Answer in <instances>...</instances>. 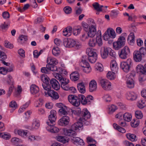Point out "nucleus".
<instances>
[{"label": "nucleus", "instance_id": "nucleus-1", "mask_svg": "<svg viewBox=\"0 0 146 146\" xmlns=\"http://www.w3.org/2000/svg\"><path fill=\"white\" fill-rule=\"evenodd\" d=\"M78 113H79V115L82 117H80L79 121L72 125V128L75 130H79L82 129L83 125L82 122L89 119L91 117L90 113L86 109H84L82 111H80V112L79 110H78Z\"/></svg>", "mask_w": 146, "mask_h": 146}, {"label": "nucleus", "instance_id": "nucleus-2", "mask_svg": "<svg viewBox=\"0 0 146 146\" xmlns=\"http://www.w3.org/2000/svg\"><path fill=\"white\" fill-rule=\"evenodd\" d=\"M56 111L54 110H51L50 114L48 118L49 122H47L46 123L48 126L46 127V129L48 131L52 133H56L59 131V129L56 127L54 126L55 125V122L56 119Z\"/></svg>", "mask_w": 146, "mask_h": 146}, {"label": "nucleus", "instance_id": "nucleus-3", "mask_svg": "<svg viewBox=\"0 0 146 146\" xmlns=\"http://www.w3.org/2000/svg\"><path fill=\"white\" fill-rule=\"evenodd\" d=\"M64 46L66 48H74L78 49L81 46V44L75 40L70 38L64 39L63 40Z\"/></svg>", "mask_w": 146, "mask_h": 146}, {"label": "nucleus", "instance_id": "nucleus-4", "mask_svg": "<svg viewBox=\"0 0 146 146\" xmlns=\"http://www.w3.org/2000/svg\"><path fill=\"white\" fill-rule=\"evenodd\" d=\"M53 74L55 78L59 80L62 88L65 90H68L69 89L70 87L68 84L69 80L68 79L64 78L60 74L58 73L54 72Z\"/></svg>", "mask_w": 146, "mask_h": 146}, {"label": "nucleus", "instance_id": "nucleus-5", "mask_svg": "<svg viewBox=\"0 0 146 146\" xmlns=\"http://www.w3.org/2000/svg\"><path fill=\"white\" fill-rule=\"evenodd\" d=\"M146 54V48L143 47H141L139 50L134 52L133 54L134 59L136 62H140Z\"/></svg>", "mask_w": 146, "mask_h": 146}, {"label": "nucleus", "instance_id": "nucleus-6", "mask_svg": "<svg viewBox=\"0 0 146 146\" xmlns=\"http://www.w3.org/2000/svg\"><path fill=\"white\" fill-rule=\"evenodd\" d=\"M133 64L132 60L130 58H128L126 61L121 62L120 67L124 72H127L132 67Z\"/></svg>", "mask_w": 146, "mask_h": 146}, {"label": "nucleus", "instance_id": "nucleus-7", "mask_svg": "<svg viewBox=\"0 0 146 146\" xmlns=\"http://www.w3.org/2000/svg\"><path fill=\"white\" fill-rule=\"evenodd\" d=\"M88 57L87 56H82L81 61L80 62V65L84 68L83 69L84 71L86 73L90 72L91 70V68L88 63L87 62Z\"/></svg>", "mask_w": 146, "mask_h": 146}, {"label": "nucleus", "instance_id": "nucleus-8", "mask_svg": "<svg viewBox=\"0 0 146 146\" xmlns=\"http://www.w3.org/2000/svg\"><path fill=\"white\" fill-rule=\"evenodd\" d=\"M136 70L137 72H140L142 74L139 78L140 81H143L146 80V64L144 66L141 65H137L136 68Z\"/></svg>", "mask_w": 146, "mask_h": 146}, {"label": "nucleus", "instance_id": "nucleus-9", "mask_svg": "<svg viewBox=\"0 0 146 146\" xmlns=\"http://www.w3.org/2000/svg\"><path fill=\"white\" fill-rule=\"evenodd\" d=\"M125 38L121 35L118 38L117 41L114 42L113 43V48L115 50H118L121 48L125 44Z\"/></svg>", "mask_w": 146, "mask_h": 146}, {"label": "nucleus", "instance_id": "nucleus-10", "mask_svg": "<svg viewBox=\"0 0 146 146\" xmlns=\"http://www.w3.org/2000/svg\"><path fill=\"white\" fill-rule=\"evenodd\" d=\"M135 76V74L133 72L131 73L126 76V86L129 88H132L134 86V81L132 78L134 77Z\"/></svg>", "mask_w": 146, "mask_h": 146}, {"label": "nucleus", "instance_id": "nucleus-11", "mask_svg": "<svg viewBox=\"0 0 146 146\" xmlns=\"http://www.w3.org/2000/svg\"><path fill=\"white\" fill-rule=\"evenodd\" d=\"M116 36L115 32L112 28L108 29L103 35V38L106 40H107L110 38H114Z\"/></svg>", "mask_w": 146, "mask_h": 146}, {"label": "nucleus", "instance_id": "nucleus-12", "mask_svg": "<svg viewBox=\"0 0 146 146\" xmlns=\"http://www.w3.org/2000/svg\"><path fill=\"white\" fill-rule=\"evenodd\" d=\"M130 54L131 51L129 48L125 46L121 50L119 53V56L121 59H125L129 56Z\"/></svg>", "mask_w": 146, "mask_h": 146}, {"label": "nucleus", "instance_id": "nucleus-13", "mask_svg": "<svg viewBox=\"0 0 146 146\" xmlns=\"http://www.w3.org/2000/svg\"><path fill=\"white\" fill-rule=\"evenodd\" d=\"M69 102L74 106H78L80 104V101L78 96L73 95H70L68 97Z\"/></svg>", "mask_w": 146, "mask_h": 146}, {"label": "nucleus", "instance_id": "nucleus-14", "mask_svg": "<svg viewBox=\"0 0 146 146\" xmlns=\"http://www.w3.org/2000/svg\"><path fill=\"white\" fill-rule=\"evenodd\" d=\"M60 68H57V67H51L50 65L47 64L46 67H44L41 68V71L42 73L45 74L49 73L50 71H58V70L60 69Z\"/></svg>", "mask_w": 146, "mask_h": 146}, {"label": "nucleus", "instance_id": "nucleus-15", "mask_svg": "<svg viewBox=\"0 0 146 146\" xmlns=\"http://www.w3.org/2000/svg\"><path fill=\"white\" fill-rule=\"evenodd\" d=\"M100 82L104 90H109L111 89V83L107 80L105 79H102L100 80Z\"/></svg>", "mask_w": 146, "mask_h": 146}, {"label": "nucleus", "instance_id": "nucleus-16", "mask_svg": "<svg viewBox=\"0 0 146 146\" xmlns=\"http://www.w3.org/2000/svg\"><path fill=\"white\" fill-rule=\"evenodd\" d=\"M70 121L69 117L64 116L61 118L58 121V124L61 126H66L68 124Z\"/></svg>", "mask_w": 146, "mask_h": 146}, {"label": "nucleus", "instance_id": "nucleus-17", "mask_svg": "<svg viewBox=\"0 0 146 146\" xmlns=\"http://www.w3.org/2000/svg\"><path fill=\"white\" fill-rule=\"evenodd\" d=\"M50 85L52 88L56 90H58L60 88L58 82L55 79L52 78L50 80Z\"/></svg>", "mask_w": 146, "mask_h": 146}, {"label": "nucleus", "instance_id": "nucleus-18", "mask_svg": "<svg viewBox=\"0 0 146 146\" xmlns=\"http://www.w3.org/2000/svg\"><path fill=\"white\" fill-rule=\"evenodd\" d=\"M89 31L87 33L88 37H93L96 33V27L94 25H91L89 27L88 30Z\"/></svg>", "mask_w": 146, "mask_h": 146}, {"label": "nucleus", "instance_id": "nucleus-19", "mask_svg": "<svg viewBox=\"0 0 146 146\" xmlns=\"http://www.w3.org/2000/svg\"><path fill=\"white\" fill-rule=\"evenodd\" d=\"M64 135L68 136H71L72 137L76 135V132L72 129H64L63 130Z\"/></svg>", "mask_w": 146, "mask_h": 146}, {"label": "nucleus", "instance_id": "nucleus-20", "mask_svg": "<svg viewBox=\"0 0 146 146\" xmlns=\"http://www.w3.org/2000/svg\"><path fill=\"white\" fill-rule=\"evenodd\" d=\"M48 63V65H50L51 67H56L55 65L58 63L56 59L52 57L48 58L47 60Z\"/></svg>", "mask_w": 146, "mask_h": 146}, {"label": "nucleus", "instance_id": "nucleus-21", "mask_svg": "<svg viewBox=\"0 0 146 146\" xmlns=\"http://www.w3.org/2000/svg\"><path fill=\"white\" fill-rule=\"evenodd\" d=\"M110 68L112 72L116 73L117 72L118 68L116 61L114 60L111 61L110 63Z\"/></svg>", "mask_w": 146, "mask_h": 146}, {"label": "nucleus", "instance_id": "nucleus-22", "mask_svg": "<svg viewBox=\"0 0 146 146\" xmlns=\"http://www.w3.org/2000/svg\"><path fill=\"white\" fill-rule=\"evenodd\" d=\"M97 88V83L95 80H92L89 84V90L90 92L95 91Z\"/></svg>", "mask_w": 146, "mask_h": 146}, {"label": "nucleus", "instance_id": "nucleus-23", "mask_svg": "<svg viewBox=\"0 0 146 146\" xmlns=\"http://www.w3.org/2000/svg\"><path fill=\"white\" fill-rule=\"evenodd\" d=\"M72 28L71 27H67L64 29L63 31V35L67 37L71 35Z\"/></svg>", "mask_w": 146, "mask_h": 146}, {"label": "nucleus", "instance_id": "nucleus-24", "mask_svg": "<svg viewBox=\"0 0 146 146\" xmlns=\"http://www.w3.org/2000/svg\"><path fill=\"white\" fill-rule=\"evenodd\" d=\"M126 98L129 100H133L136 99L137 96L133 92H127L126 94Z\"/></svg>", "mask_w": 146, "mask_h": 146}, {"label": "nucleus", "instance_id": "nucleus-25", "mask_svg": "<svg viewBox=\"0 0 146 146\" xmlns=\"http://www.w3.org/2000/svg\"><path fill=\"white\" fill-rule=\"evenodd\" d=\"M40 123L38 120L36 119L33 120L31 129L33 130L38 129L40 126Z\"/></svg>", "mask_w": 146, "mask_h": 146}, {"label": "nucleus", "instance_id": "nucleus-26", "mask_svg": "<svg viewBox=\"0 0 146 146\" xmlns=\"http://www.w3.org/2000/svg\"><path fill=\"white\" fill-rule=\"evenodd\" d=\"M71 139L74 143H76L79 145H83L84 144L83 140L78 137H73L71 138Z\"/></svg>", "mask_w": 146, "mask_h": 146}, {"label": "nucleus", "instance_id": "nucleus-27", "mask_svg": "<svg viewBox=\"0 0 146 146\" xmlns=\"http://www.w3.org/2000/svg\"><path fill=\"white\" fill-rule=\"evenodd\" d=\"M30 91L32 94H35L39 92V89L38 87L36 85L33 84L30 87Z\"/></svg>", "mask_w": 146, "mask_h": 146}, {"label": "nucleus", "instance_id": "nucleus-28", "mask_svg": "<svg viewBox=\"0 0 146 146\" xmlns=\"http://www.w3.org/2000/svg\"><path fill=\"white\" fill-rule=\"evenodd\" d=\"M56 139L58 141L62 143H63L68 142L69 141V139L68 138L62 136H56Z\"/></svg>", "mask_w": 146, "mask_h": 146}, {"label": "nucleus", "instance_id": "nucleus-29", "mask_svg": "<svg viewBox=\"0 0 146 146\" xmlns=\"http://www.w3.org/2000/svg\"><path fill=\"white\" fill-rule=\"evenodd\" d=\"M107 47H102L100 51L101 56L103 58H106L107 57Z\"/></svg>", "mask_w": 146, "mask_h": 146}, {"label": "nucleus", "instance_id": "nucleus-30", "mask_svg": "<svg viewBox=\"0 0 146 146\" xmlns=\"http://www.w3.org/2000/svg\"><path fill=\"white\" fill-rule=\"evenodd\" d=\"M107 57L109 56L112 58H115L116 57V54L115 52L112 49L109 47H107Z\"/></svg>", "mask_w": 146, "mask_h": 146}, {"label": "nucleus", "instance_id": "nucleus-31", "mask_svg": "<svg viewBox=\"0 0 146 146\" xmlns=\"http://www.w3.org/2000/svg\"><path fill=\"white\" fill-rule=\"evenodd\" d=\"M79 74L77 72H74L70 75V78L72 80L76 81L79 79Z\"/></svg>", "mask_w": 146, "mask_h": 146}, {"label": "nucleus", "instance_id": "nucleus-32", "mask_svg": "<svg viewBox=\"0 0 146 146\" xmlns=\"http://www.w3.org/2000/svg\"><path fill=\"white\" fill-rule=\"evenodd\" d=\"M77 87L78 91L80 93L84 94L85 92V88L83 82L78 84Z\"/></svg>", "mask_w": 146, "mask_h": 146}, {"label": "nucleus", "instance_id": "nucleus-33", "mask_svg": "<svg viewBox=\"0 0 146 146\" xmlns=\"http://www.w3.org/2000/svg\"><path fill=\"white\" fill-rule=\"evenodd\" d=\"M126 136L127 139L131 141H135L137 140L136 136L135 134L128 133L126 134Z\"/></svg>", "mask_w": 146, "mask_h": 146}, {"label": "nucleus", "instance_id": "nucleus-34", "mask_svg": "<svg viewBox=\"0 0 146 146\" xmlns=\"http://www.w3.org/2000/svg\"><path fill=\"white\" fill-rule=\"evenodd\" d=\"M92 5L95 9L98 11H102V8L104 7L103 5H100L98 2L94 3Z\"/></svg>", "mask_w": 146, "mask_h": 146}, {"label": "nucleus", "instance_id": "nucleus-35", "mask_svg": "<svg viewBox=\"0 0 146 146\" xmlns=\"http://www.w3.org/2000/svg\"><path fill=\"white\" fill-rule=\"evenodd\" d=\"M78 96L80 103L81 102L82 104L83 105L87 104L86 97H85L82 94L79 95Z\"/></svg>", "mask_w": 146, "mask_h": 146}, {"label": "nucleus", "instance_id": "nucleus-36", "mask_svg": "<svg viewBox=\"0 0 146 146\" xmlns=\"http://www.w3.org/2000/svg\"><path fill=\"white\" fill-rule=\"evenodd\" d=\"M15 132L16 133L17 132L18 134L23 137H26L28 131L26 130H15Z\"/></svg>", "mask_w": 146, "mask_h": 146}, {"label": "nucleus", "instance_id": "nucleus-37", "mask_svg": "<svg viewBox=\"0 0 146 146\" xmlns=\"http://www.w3.org/2000/svg\"><path fill=\"white\" fill-rule=\"evenodd\" d=\"M82 29V27L80 26L75 27L73 30V33L74 35L77 36L80 34Z\"/></svg>", "mask_w": 146, "mask_h": 146}, {"label": "nucleus", "instance_id": "nucleus-38", "mask_svg": "<svg viewBox=\"0 0 146 146\" xmlns=\"http://www.w3.org/2000/svg\"><path fill=\"white\" fill-rule=\"evenodd\" d=\"M137 106L140 108H143L146 106V100H140L138 102Z\"/></svg>", "mask_w": 146, "mask_h": 146}, {"label": "nucleus", "instance_id": "nucleus-39", "mask_svg": "<svg viewBox=\"0 0 146 146\" xmlns=\"http://www.w3.org/2000/svg\"><path fill=\"white\" fill-rule=\"evenodd\" d=\"M127 40L130 44L133 43L135 40V36L133 33H131L128 37Z\"/></svg>", "mask_w": 146, "mask_h": 146}, {"label": "nucleus", "instance_id": "nucleus-40", "mask_svg": "<svg viewBox=\"0 0 146 146\" xmlns=\"http://www.w3.org/2000/svg\"><path fill=\"white\" fill-rule=\"evenodd\" d=\"M30 101H29L27 102H26V103L24 104L19 109L18 111L19 112L21 113L24 111L30 105Z\"/></svg>", "mask_w": 146, "mask_h": 146}, {"label": "nucleus", "instance_id": "nucleus-41", "mask_svg": "<svg viewBox=\"0 0 146 146\" xmlns=\"http://www.w3.org/2000/svg\"><path fill=\"white\" fill-rule=\"evenodd\" d=\"M108 113L109 114H111L117 109L116 106L114 105H111V106H109L108 107Z\"/></svg>", "mask_w": 146, "mask_h": 146}, {"label": "nucleus", "instance_id": "nucleus-42", "mask_svg": "<svg viewBox=\"0 0 146 146\" xmlns=\"http://www.w3.org/2000/svg\"><path fill=\"white\" fill-rule=\"evenodd\" d=\"M53 54L55 56H58L60 53V50L59 48L58 47H54L52 50Z\"/></svg>", "mask_w": 146, "mask_h": 146}, {"label": "nucleus", "instance_id": "nucleus-43", "mask_svg": "<svg viewBox=\"0 0 146 146\" xmlns=\"http://www.w3.org/2000/svg\"><path fill=\"white\" fill-rule=\"evenodd\" d=\"M27 40V36L24 35H21L19 37L18 41L22 44L24 43Z\"/></svg>", "mask_w": 146, "mask_h": 146}, {"label": "nucleus", "instance_id": "nucleus-44", "mask_svg": "<svg viewBox=\"0 0 146 146\" xmlns=\"http://www.w3.org/2000/svg\"><path fill=\"white\" fill-rule=\"evenodd\" d=\"M116 72H112L109 71L107 74V78L109 79L112 80L114 79L115 77V73Z\"/></svg>", "mask_w": 146, "mask_h": 146}, {"label": "nucleus", "instance_id": "nucleus-45", "mask_svg": "<svg viewBox=\"0 0 146 146\" xmlns=\"http://www.w3.org/2000/svg\"><path fill=\"white\" fill-rule=\"evenodd\" d=\"M132 116L131 114L129 113H125L123 114V118L124 120L129 121H131Z\"/></svg>", "mask_w": 146, "mask_h": 146}, {"label": "nucleus", "instance_id": "nucleus-46", "mask_svg": "<svg viewBox=\"0 0 146 146\" xmlns=\"http://www.w3.org/2000/svg\"><path fill=\"white\" fill-rule=\"evenodd\" d=\"M86 52L87 53H88V56H87V57H93L94 56V55H95V54H97L96 52L93 51L92 50H91L90 48H88L86 50Z\"/></svg>", "mask_w": 146, "mask_h": 146}, {"label": "nucleus", "instance_id": "nucleus-47", "mask_svg": "<svg viewBox=\"0 0 146 146\" xmlns=\"http://www.w3.org/2000/svg\"><path fill=\"white\" fill-rule=\"evenodd\" d=\"M41 79L43 82V83H49V78L46 76L44 74L42 75L40 77Z\"/></svg>", "mask_w": 146, "mask_h": 146}, {"label": "nucleus", "instance_id": "nucleus-48", "mask_svg": "<svg viewBox=\"0 0 146 146\" xmlns=\"http://www.w3.org/2000/svg\"><path fill=\"white\" fill-rule=\"evenodd\" d=\"M41 79L43 82V83H49V78L46 76L44 74L42 75L40 77Z\"/></svg>", "mask_w": 146, "mask_h": 146}, {"label": "nucleus", "instance_id": "nucleus-49", "mask_svg": "<svg viewBox=\"0 0 146 146\" xmlns=\"http://www.w3.org/2000/svg\"><path fill=\"white\" fill-rule=\"evenodd\" d=\"M41 79L43 82V83H49V78L46 76L44 74L42 75L40 77Z\"/></svg>", "mask_w": 146, "mask_h": 146}, {"label": "nucleus", "instance_id": "nucleus-50", "mask_svg": "<svg viewBox=\"0 0 146 146\" xmlns=\"http://www.w3.org/2000/svg\"><path fill=\"white\" fill-rule=\"evenodd\" d=\"M88 44L90 46L94 47L97 44L96 39L93 38H90L88 42Z\"/></svg>", "mask_w": 146, "mask_h": 146}, {"label": "nucleus", "instance_id": "nucleus-51", "mask_svg": "<svg viewBox=\"0 0 146 146\" xmlns=\"http://www.w3.org/2000/svg\"><path fill=\"white\" fill-rule=\"evenodd\" d=\"M139 123V120L138 119H133L131 122V125L134 127H137Z\"/></svg>", "mask_w": 146, "mask_h": 146}, {"label": "nucleus", "instance_id": "nucleus-52", "mask_svg": "<svg viewBox=\"0 0 146 146\" xmlns=\"http://www.w3.org/2000/svg\"><path fill=\"white\" fill-rule=\"evenodd\" d=\"M102 98L103 100L106 102H110L111 100V97L108 94H104Z\"/></svg>", "mask_w": 146, "mask_h": 146}, {"label": "nucleus", "instance_id": "nucleus-53", "mask_svg": "<svg viewBox=\"0 0 146 146\" xmlns=\"http://www.w3.org/2000/svg\"><path fill=\"white\" fill-rule=\"evenodd\" d=\"M87 103L88 105H90L94 101L93 97L90 95H88L86 96Z\"/></svg>", "mask_w": 146, "mask_h": 146}, {"label": "nucleus", "instance_id": "nucleus-54", "mask_svg": "<svg viewBox=\"0 0 146 146\" xmlns=\"http://www.w3.org/2000/svg\"><path fill=\"white\" fill-rule=\"evenodd\" d=\"M7 58V55L3 52L0 50V60L1 61L5 60Z\"/></svg>", "mask_w": 146, "mask_h": 146}, {"label": "nucleus", "instance_id": "nucleus-55", "mask_svg": "<svg viewBox=\"0 0 146 146\" xmlns=\"http://www.w3.org/2000/svg\"><path fill=\"white\" fill-rule=\"evenodd\" d=\"M97 58V54H95L94 55V57H88V59L90 62L92 63H95Z\"/></svg>", "mask_w": 146, "mask_h": 146}, {"label": "nucleus", "instance_id": "nucleus-56", "mask_svg": "<svg viewBox=\"0 0 146 146\" xmlns=\"http://www.w3.org/2000/svg\"><path fill=\"white\" fill-rule=\"evenodd\" d=\"M7 82L9 84L13 86L14 80L11 75H8V80Z\"/></svg>", "mask_w": 146, "mask_h": 146}, {"label": "nucleus", "instance_id": "nucleus-57", "mask_svg": "<svg viewBox=\"0 0 146 146\" xmlns=\"http://www.w3.org/2000/svg\"><path fill=\"white\" fill-rule=\"evenodd\" d=\"M9 106L13 110H15L17 107V104L14 101H12L9 104Z\"/></svg>", "mask_w": 146, "mask_h": 146}, {"label": "nucleus", "instance_id": "nucleus-58", "mask_svg": "<svg viewBox=\"0 0 146 146\" xmlns=\"http://www.w3.org/2000/svg\"><path fill=\"white\" fill-rule=\"evenodd\" d=\"M96 69L99 72H101L103 70V66L100 63H98L96 64Z\"/></svg>", "mask_w": 146, "mask_h": 146}, {"label": "nucleus", "instance_id": "nucleus-59", "mask_svg": "<svg viewBox=\"0 0 146 146\" xmlns=\"http://www.w3.org/2000/svg\"><path fill=\"white\" fill-rule=\"evenodd\" d=\"M0 137L7 139L10 137L9 134H5L4 133H0Z\"/></svg>", "mask_w": 146, "mask_h": 146}, {"label": "nucleus", "instance_id": "nucleus-60", "mask_svg": "<svg viewBox=\"0 0 146 146\" xmlns=\"http://www.w3.org/2000/svg\"><path fill=\"white\" fill-rule=\"evenodd\" d=\"M63 10L65 13L69 14L71 13L72 9L69 6H67L64 8Z\"/></svg>", "mask_w": 146, "mask_h": 146}, {"label": "nucleus", "instance_id": "nucleus-61", "mask_svg": "<svg viewBox=\"0 0 146 146\" xmlns=\"http://www.w3.org/2000/svg\"><path fill=\"white\" fill-rule=\"evenodd\" d=\"M42 86L44 90L48 91L51 88V86L49 83H42Z\"/></svg>", "mask_w": 146, "mask_h": 146}, {"label": "nucleus", "instance_id": "nucleus-62", "mask_svg": "<svg viewBox=\"0 0 146 146\" xmlns=\"http://www.w3.org/2000/svg\"><path fill=\"white\" fill-rule=\"evenodd\" d=\"M135 115L137 118L140 119L142 118L143 115L142 112L139 111H137L135 112Z\"/></svg>", "mask_w": 146, "mask_h": 146}, {"label": "nucleus", "instance_id": "nucleus-63", "mask_svg": "<svg viewBox=\"0 0 146 146\" xmlns=\"http://www.w3.org/2000/svg\"><path fill=\"white\" fill-rule=\"evenodd\" d=\"M66 107L62 109H60L59 110V112L62 115H65L68 114L67 111L66 110Z\"/></svg>", "mask_w": 146, "mask_h": 146}, {"label": "nucleus", "instance_id": "nucleus-64", "mask_svg": "<svg viewBox=\"0 0 146 146\" xmlns=\"http://www.w3.org/2000/svg\"><path fill=\"white\" fill-rule=\"evenodd\" d=\"M119 13V12L116 10H113L111 11L110 13V16L113 17H116Z\"/></svg>", "mask_w": 146, "mask_h": 146}]
</instances>
